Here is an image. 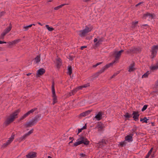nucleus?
<instances>
[{"label":"nucleus","mask_w":158,"mask_h":158,"mask_svg":"<svg viewBox=\"0 0 158 158\" xmlns=\"http://www.w3.org/2000/svg\"><path fill=\"white\" fill-rule=\"evenodd\" d=\"M20 111V110L18 109L10 115L9 117L6 119L4 123L6 126H7L10 123L13 122L15 119L17 118V115Z\"/></svg>","instance_id":"1"},{"label":"nucleus","mask_w":158,"mask_h":158,"mask_svg":"<svg viewBox=\"0 0 158 158\" xmlns=\"http://www.w3.org/2000/svg\"><path fill=\"white\" fill-rule=\"evenodd\" d=\"M41 117V114H39L36 115L34 118L29 122H27L24 125L26 128L31 127L36 124L40 120Z\"/></svg>","instance_id":"2"},{"label":"nucleus","mask_w":158,"mask_h":158,"mask_svg":"<svg viewBox=\"0 0 158 158\" xmlns=\"http://www.w3.org/2000/svg\"><path fill=\"white\" fill-rule=\"evenodd\" d=\"M77 142L74 143L73 147L77 146L82 143L87 145L89 144V142L87 139L84 136H81L77 140Z\"/></svg>","instance_id":"3"},{"label":"nucleus","mask_w":158,"mask_h":158,"mask_svg":"<svg viewBox=\"0 0 158 158\" xmlns=\"http://www.w3.org/2000/svg\"><path fill=\"white\" fill-rule=\"evenodd\" d=\"M92 30V28H89L87 26H86L84 29L79 31L80 33L79 35L81 37H84L87 33L91 31Z\"/></svg>","instance_id":"4"},{"label":"nucleus","mask_w":158,"mask_h":158,"mask_svg":"<svg viewBox=\"0 0 158 158\" xmlns=\"http://www.w3.org/2000/svg\"><path fill=\"white\" fill-rule=\"evenodd\" d=\"M141 51L140 47H133L131 48L130 49H128L127 51V54L135 53L137 52H140Z\"/></svg>","instance_id":"5"},{"label":"nucleus","mask_w":158,"mask_h":158,"mask_svg":"<svg viewBox=\"0 0 158 158\" xmlns=\"http://www.w3.org/2000/svg\"><path fill=\"white\" fill-rule=\"evenodd\" d=\"M52 97H53V105H54L57 102V98L56 95L55 89L54 88V82L53 81L52 82Z\"/></svg>","instance_id":"6"},{"label":"nucleus","mask_w":158,"mask_h":158,"mask_svg":"<svg viewBox=\"0 0 158 158\" xmlns=\"http://www.w3.org/2000/svg\"><path fill=\"white\" fill-rule=\"evenodd\" d=\"M158 50V45H154L152 47L151 55L150 56L152 59H153L156 56Z\"/></svg>","instance_id":"7"},{"label":"nucleus","mask_w":158,"mask_h":158,"mask_svg":"<svg viewBox=\"0 0 158 158\" xmlns=\"http://www.w3.org/2000/svg\"><path fill=\"white\" fill-rule=\"evenodd\" d=\"M124 52V50H121L120 51L118 52L114 51L113 52V55L115 57V61H117L120 58L121 55L122 53Z\"/></svg>","instance_id":"8"},{"label":"nucleus","mask_w":158,"mask_h":158,"mask_svg":"<svg viewBox=\"0 0 158 158\" xmlns=\"http://www.w3.org/2000/svg\"><path fill=\"white\" fill-rule=\"evenodd\" d=\"M15 134L14 133L12 134L11 137L9 138L6 142L4 143L2 145V148H5L9 144H10L13 140L14 139Z\"/></svg>","instance_id":"9"},{"label":"nucleus","mask_w":158,"mask_h":158,"mask_svg":"<svg viewBox=\"0 0 158 158\" xmlns=\"http://www.w3.org/2000/svg\"><path fill=\"white\" fill-rule=\"evenodd\" d=\"M133 115V118L135 121H137L139 119V114L138 111H133L132 114Z\"/></svg>","instance_id":"10"},{"label":"nucleus","mask_w":158,"mask_h":158,"mask_svg":"<svg viewBox=\"0 0 158 158\" xmlns=\"http://www.w3.org/2000/svg\"><path fill=\"white\" fill-rule=\"evenodd\" d=\"M45 72V70L43 68L37 70L36 73L37 77H40V76L43 75Z\"/></svg>","instance_id":"11"},{"label":"nucleus","mask_w":158,"mask_h":158,"mask_svg":"<svg viewBox=\"0 0 158 158\" xmlns=\"http://www.w3.org/2000/svg\"><path fill=\"white\" fill-rule=\"evenodd\" d=\"M115 61L114 60L112 62L106 64L105 66L103 67L102 69L104 72L106 70L109 68L110 67L112 66L115 63Z\"/></svg>","instance_id":"12"},{"label":"nucleus","mask_w":158,"mask_h":158,"mask_svg":"<svg viewBox=\"0 0 158 158\" xmlns=\"http://www.w3.org/2000/svg\"><path fill=\"white\" fill-rule=\"evenodd\" d=\"M36 152H31L26 155V157L27 158H34L36 157Z\"/></svg>","instance_id":"13"},{"label":"nucleus","mask_w":158,"mask_h":158,"mask_svg":"<svg viewBox=\"0 0 158 158\" xmlns=\"http://www.w3.org/2000/svg\"><path fill=\"white\" fill-rule=\"evenodd\" d=\"M92 111V110H89L83 112L80 114L79 117H85L89 114Z\"/></svg>","instance_id":"14"},{"label":"nucleus","mask_w":158,"mask_h":158,"mask_svg":"<svg viewBox=\"0 0 158 158\" xmlns=\"http://www.w3.org/2000/svg\"><path fill=\"white\" fill-rule=\"evenodd\" d=\"M133 134H131L129 135L126 136L125 137V140L127 141L128 142L132 141L133 140L132 136Z\"/></svg>","instance_id":"15"},{"label":"nucleus","mask_w":158,"mask_h":158,"mask_svg":"<svg viewBox=\"0 0 158 158\" xmlns=\"http://www.w3.org/2000/svg\"><path fill=\"white\" fill-rule=\"evenodd\" d=\"M106 144V141L104 139H102V141L99 142L98 143V144L99 147L100 148L103 147Z\"/></svg>","instance_id":"16"},{"label":"nucleus","mask_w":158,"mask_h":158,"mask_svg":"<svg viewBox=\"0 0 158 158\" xmlns=\"http://www.w3.org/2000/svg\"><path fill=\"white\" fill-rule=\"evenodd\" d=\"M95 118L97 120H99L102 118V113L101 111H99L98 113L95 116Z\"/></svg>","instance_id":"17"},{"label":"nucleus","mask_w":158,"mask_h":158,"mask_svg":"<svg viewBox=\"0 0 158 158\" xmlns=\"http://www.w3.org/2000/svg\"><path fill=\"white\" fill-rule=\"evenodd\" d=\"M103 125L101 123H98V124L97 127L98 128V131H102L103 130L104 127Z\"/></svg>","instance_id":"18"},{"label":"nucleus","mask_w":158,"mask_h":158,"mask_svg":"<svg viewBox=\"0 0 158 158\" xmlns=\"http://www.w3.org/2000/svg\"><path fill=\"white\" fill-rule=\"evenodd\" d=\"M56 67L59 68L62 64L61 60L60 58H58L56 59Z\"/></svg>","instance_id":"19"},{"label":"nucleus","mask_w":158,"mask_h":158,"mask_svg":"<svg viewBox=\"0 0 158 158\" xmlns=\"http://www.w3.org/2000/svg\"><path fill=\"white\" fill-rule=\"evenodd\" d=\"M19 39H18L14 40L12 42H8L7 43L9 44V45H13L19 43Z\"/></svg>","instance_id":"20"},{"label":"nucleus","mask_w":158,"mask_h":158,"mask_svg":"<svg viewBox=\"0 0 158 158\" xmlns=\"http://www.w3.org/2000/svg\"><path fill=\"white\" fill-rule=\"evenodd\" d=\"M135 66V63L134 62L132 64H131L129 67V72H131L134 71L135 68L134 67Z\"/></svg>","instance_id":"21"},{"label":"nucleus","mask_w":158,"mask_h":158,"mask_svg":"<svg viewBox=\"0 0 158 158\" xmlns=\"http://www.w3.org/2000/svg\"><path fill=\"white\" fill-rule=\"evenodd\" d=\"M10 26L6 28L3 32L6 34L8 33L11 30L12 27L10 23Z\"/></svg>","instance_id":"22"},{"label":"nucleus","mask_w":158,"mask_h":158,"mask_svg":"<svg viewBox=\"0 0 158 158\" xmlns=\"http://www.w3.org/2000/svg\"><path fill=\"white\" fill-rule=\"evenodd\" d=\"M150 69L152 70H156L158 69V60L155 66L150 67Z\"/></svg>","instance_id":"23"},{"label":"nucleus","mask_w":158,"mask_h":158,"mask_svg":"<svg viewBox=\"0 0 158 158\" xmlns=\"http://www.w3.org/2000/svg\"><path fill=\"white\" fill-rule=\"evenodd\" d=\"M103 70L101 69L98 72L96 73L95 74H94V77H98L99 75L102 73L104 72Z\"/></svg>","instance_id":"24"},{"label":"nucleus","mask_w":158,"mask_h":158,"mask_svg":"<svg viewBox=\"0 0 158 158\" xmlns=\"http://www.w3.org/2000/svg\"><path fill=\"white\" fill-rule=\"evenodd\" d=\"M35 62L36 63H38L40 60V55H37L34 59Z\"/></svg>","instance_id":"25"},{"label":"nucleus","mask_w":158,"mask_h":158,"mask_svg":"<svg viewBox=\"0 0 158 158\" xmlns=\"http://www.w3.org/2000/svg\"><path fill=\"white\" fill-rule=\"evenodd\" d=\"M77 88H76L75 89H74L73 90H72L71 92H70L69 94V96H71L72 95H74L76 92L78 91Z\"/></svg>","instance_id":"26"},{"label":"nucleus","mask_w":158,"mask_h":158,"mask_svg":"<svg viewBox=\"0 0 158 158\" xmlns=\"http://www.w3.org/2000/svg\"><path fill=\"white\" fill-rule=\"evenodd\" d=\"M35 24H30V25H29L28 26H23V28L24 29H25V31H26L27 30L29 27H31L32 25L35 26Z\"/></svg>","instance_id":"27"},{"label":"nucleus","mask_w":158,"mask_h":158,"mask_svg":"<svg viewBox=\"0 0 158 158\" xmlns=\"http://www.w3.org/2000/svg\"><path fill=\"white\" fill-rule=\"evenodd\" d=\"M86 127H87V126H86V124H85V126H84L83 127H82V128H81V129H78V132L77 134V135H78L79 133H80V132H81L82 130H83L84 129H86Z\"/></svg>","instance_id":"28"},{"label":"nucleus","mask_w":158,"mask_h":158,"mask_svg":"<svg viewBox=\"0 0 158 158\" xmlns=\"http://www.w3.org/2000/svg\"><path fill=\"white\" fill-rule=\"evenodd\" d=\"M27 138V137L25 135H24L23 136L20 137L18 139V141H19V142H21L22 141L24 140Z\"/></svg>","instance_id":"29"},{"label":"nucleus","mask_w":158,"mask_h":158,"mask_svg":"<svg viewBox=\"0 0 158 158\" xmlns=\"http://www.w3.org/2000/svg\"><path fill=\"white\" fill-rule=\"evenodd\" d=\"M45 27L49 31H51L54 30V28L50 27L48 25H46Z\"/></svg>","instance_id":"30"},{"label":"nucleus","mask_w":158,"mask_h":158,"mask_svg":"<svg viewBox=\"0 0 158 158\" xmlns=\"http://www.w3.org/2000/svg\"><path fill=\"white\" fill-rule=\"evenodd\" d=\"M150 74L149 72L148 71L143 74L142 76V78H146L148 77V75Z\"/></svg>","instance_id":"31"},{"label":"nucleus","mask_w":158,"mask_h":158,"mask_svg":"<svg viewBox=\"0 0 158 158\" xmlns=\"http://www.w3.org/2000/svg\"><path fill=\"white\" fill-rule=\"evenodd\" d=\"M68 74H69L70 75H71L72 73V68L71 66H68Z\"/></svg>","instance_id":"32"},{"label":"nucleus","mask_w":158,"mask_h":158,"mask_svg":"<svg viewBox=\"0 0 158 158\" xmlns=\"http://www.w3.org/2000/svg\"><path fill=\"white\" fill-rule=\"evenodd\" d=\"M66 5V4H61L60 5H59V6H57L56 7H55L54 8V9L55 10H58L60 8H61L63 6H64V5Z\"/></svg>","instance_id":"33"},{"label":"nucleus","mask_w":158,"mask_h":158,"mask_svg":"<svg viewBox=\"0 0 158 158\" xmlns=\"http://www.w3.org/2000/svg\"><path fill=\"white\" fill-rule=\"evenodd\" d=\"M28 115H27V113H25L24 114H23V116H22L21 118H20V119L19 120V121H20L22 120H23L25 118H26L27 117Z\"/></svg>","instance_id":"34"},{"label":"nucleus","mask_w":158,"mask_h":158,"mask_svg":"<svg viewBox=\"0 0 158 158\" xmlns=\"http://www.w3.org/2000/svg\"><path fill=\"white\" fill-rule=\"evenodd\" d=\"M28 115H27V113H25L24 114H23V116H22L21 118H20V119L19 120V121H20L22 120H23L25 118H26L27 117Z\"/></svg>","instance_id":"35"},{"label":"nucleus","mask_w":158,"mask_h":158,"mask_svg":"<svg viewBox=\"0 0 158 158\" xmlns=\"http://www.w3.org/2000/svg\"><path fill=\"white\" fill-rule=\"evenodd\" d=\"M33 129H32L30 131H29L27 133L25 134L26 136L27 137V136L31 134L33 132Z\"/></svg>","instance_id":"36"},{"label":"nucleus","mask_w":158,"mask_h":158,"mask_svg":"<svg viewBox=\"0 0 158 158\" xmlns=\"http://www.w3.org/2000/svg\"><path fill=\"white\" fill-rule=\"evenodd\" d=\"M144 16H150L152 18H153V15L152 14H151L150 13H149L148 12L146 14H144Z\"/></svg>","instance_id":"37"},{"label":"nucleus","mask_w":158,"mask_h":158,"mask_svg":"<svg viewBox=\"0 0 158 158\" xmlns=\"http://www.w3.org/2000/svg\"><path fill=\"white\" fill-rule=\"evenodd\" d=\"M126 141L125 140L123 142H122L120 143V145H121L122 147H123L126 145V142L125 141Z\"/></svg>","instance_id":"38"},{"label":"nucleus","mask_w":158,"mask_h":158,"mask_svg":"<svg viewBox=\"0 0 158 158\" xmlns=\"http://www.w3.org/2000/svg\"><path fill=\"white\" fill-rule=\"evenodd\" d=\"M6 35V34L4 33L3 32L1 34L0 36V39L3 40L4 38V36Z\"/></svg>","instance_id":"39"},{"label":"nucleus","mask_w":158,"mask_h":158,"mask_svg":"<svg viewBox=\"0 0 158 158\" xmlns=\"http://www.w3.org/2000/svg\"><path fill=\"white\" fill-rule=\"evenodd\" d=\"M37 108H34L33 109H32L30 111H28V112L29 113V114H30L32 113L33 112L35 111L36 110H37Z\"/></svg>","instance_id":"40"},{"label":"nucleus","mask_w":158,"mask_h":158,"mask_svg":"<svg viewBox=\"0 0 158 158\" xmlns=\"http://www.w3.org/2000/svg\"><path fill=\"white\" fill-rule=\"evenodd\" d=\"M148 105H144L143 106V107L142 109V110H141L142 111H144L145 110L147 109V108L148 107Z\"/></svg>","instance_id":"41"},{"label":"nucleus","mask_w":158,"mask_h":158,"mask_svg":"<svg viewBox=\"0 0 158 158\" xmlns=\"http://www.w3.org/2000/svg\"><path fill=\"white\" fill-rule=\"evenodd\" d=\"M5 13L6 12L5 11H2L0 12V18H1L2 16L4 15Z\"/></svg>","instance_id":"42"},{"label":"nucleus","mask_w":158,"mask_h":158,"mask_svg":"<svg viewBox=\"0 0 158 158\" xmlns=\"http://www.w3.org/2000/svg\"><path fill=\"white\" fill-rule=\"evenodd\" d=\"M104 40V38L102 37L99 38L98 39V41L101 44L102 43V42Z\"/></svg>","instance_id":"43"},{"label":"nucleus","mask_w":158,"mask_h":158,"mask_svg":"<svg viewBox=\"0 0 158 158\" xmlns=\"http://www.w3.org/2000/svg\"><path fill=\"white\" fill-rule=\"evenodd\" d=\"M138 21H136V22H133L132 23V25H134L133 26V27H135V25H136V24H138Z\"/></svg>","instance_id":"44"},{"label":"nucleus","mask_w":158,"mask_h":158,"mask_svg":"<svg viewBox=\"0 0 158 158\" xmlns=\"http://www.w3.org/2000/svg\"><path fill=\"white\" fill-rule=\"evenodd\" d=\"M89 86V83H88L84 85H83V86L84 88H86L88 86Z\"/></svg>","instance_id":"45"},{"label":"nucleus","mask_w":158,"mask_h":158,"mask_svg":"<svg viewBox=\"0 0 158 158\" xmlns=\"http://www.w3.org/2000/svg\"><path fill=\"white\" fill-rule=\"evenodd\" d=\"M83 88L84 87H83V85H81V86H78V87H77L78 90L79 89H81Z\"/></svg>","instance_id":"46"},{"label":"nucleus","mask_w":158,"mask_h":158,"mask_svg":"<svg viewBox=\"0 0 158 158\" xmlns=\"http://www.w3.org/2000/svg\"><path fill=\"white\" fill-rule=\"evenodd\" d=\"M148 120V119H147V118L146 117V119H145V120H143V123H147Z\"/></svg>","instance_id":"47"},{"label":"nucleus","mask_w":158,"mask_h":158,"mask_svg":"<svg viewBox=\"0 0 158 158\" xmlns=\"http://www.w3.org/2000/svg\"><path fill=\"white\" fill-rule=\"evenodd\" d=\"M124 116L127 118H129L131 117V115H124Z\"/></svg>","instance_id":"48"},{"label":"nucleus","mask_w":158,"mask_h":158,"mask_svg":"<svg viewBox=\"0 0 158 158\" xmlns=\"http://www.w3.org/2000/svg\"><path fill=\"white\" fill-rule=\"evenodd\" d=\"M153 149V148H152L148 152V153L151 155Z\"/></svg>","instance_id":"49"},{"label":"nucleus","mask_w":158,"mask_h":158,"mask_svg":"<svg viewBox=\"0 0 158 158\" xmlns=\"http://www.w3.org/2000/svg\"><path fill=\"white\" fill-rule=\"evenodd\" d=\"M101 43H100L98 41L95 44V46H98L100 44H101Z\"/></svg>","instance_id":"50"},{"label":"nucleus","mask_w":158,"mask_h":158,"mask_svg":"<svg viewBox=\"0 0 158 158\" xmlns=\"http://www.w3.org/2000/svg\"><path fill=\"white\" fill-rule=\"evenodd\" d=\"M143 2H140L139 3H138V4H136V5H135V6L136 7H137L138 6H139V5H140V4H143Z\"/></svg>","instance_id":"51"},{"label":"nucleus","mask_w":158,"mask_h":158,"mask_svg":"<svg viewBox=\"0 0 158 158\" xmlns=\"http://www.w3.org/2000/svg\"><path fill=\"white\" fill-rule=\"evenodd\" d=\"M80 156L81 157H85L86 155L85 154L82 153L80 154Z\"/></svg>","instance_id":"52"},{"label":"nucleus","mask_w":158,"mask_h":158,"mask_svg":"<svg viewBox=\"0 0 158 158\" xmlns=\"http://www.w3.org/2000/svg\"><path fill=\"white\" fill-rule=\"evenodd\" d=\"M87 48V46H81V49L82 50H83L84 49V48Z\"/></svg>","instance_id":"53"},{"label":"nucleus","mask_w":158,"mask_h":158,"mask_svg":"<svg viewBox=\"0 0 158 158\" xmlns=\"http://www.w3.org/2000/svg\"><path fill=\"white\" fill-rule=\"evenodd\" d=\"M119 73V72H118V73H115L113 75V76H114V77H115Z\"/></svg>","instance_id":"54"},{"label":"nucleus","mask_w":158,"mask_h":158,"mask_svg":"<svg viewBox=\"0 0 158 158\" xmlns=\"http://www.w3.org/2000/svg\"><path fill=\"white\" fill-rule=\"evenodd\" d=\"M6 42L2 41L0 40V44H6Z\"/></svg>","instance_id":"55"},{"label":"nucleus","mask_w":158,"mask_h":158,"mask_svg":"<svg viewBox=\"0 0 158 158\" xmlns=\"http://www.w3.org/2000/svg\"><path fill=\"white\" fill-rule=\"evenodd\" d=\"M150 155L148 153L146 156L145 158H148Z\"/></svg>","instance_id":"56"},{"label":"nucleus","mask_w":158,"mask_h":158,"mask_svg":"<svg viewBox=\"0 0 158 158\" xmlns=\"http://www.w3.org/2000/svg\"><path fill=\"white\" fill-rule=\"evenodd\" d=\"M145 119H146V117H144L143 118H141L140 119V121H143V120H145Z\"/></svg>","instance_id":"57"},{"label":"nucleus","mask_w":158,"mask_h":158,"mask_svg":"<svg viewBox=\"0 0 158 158\" xmlns=\"http://www.w3.org/2000/svg\"><path fill=\"white\" fill-rule=\"evenodd\" d=\"M102 62H98V63L96 64V65L98 66V65L102 64Z\"/></svg>","instance_id":"58"},{"label":"nucleus","mask_w":158,"mask_h":158,"mask_svg":"<svg viewBox=\"0 0 158 158\" xmlns=\"http://www.w3.org/2000/svg\"><path fill=\"white\" fill-rule=\"evenodd\" d=\"M98 40L97 38H95L94 40V42H96L98 41Z\"/></svg>","instance_id":"59"},{"label":"nucleus","mask_w":158,"mask_h":158,"mask_svg":"<svg viewBox=\"0 0 158 158\" xmlns=\"http://www.w3.org/2000/svg\"><path fill=\"white\" fill-rule=\"evenodd\" d=\"M74 139H73V140H71V141H70L69 143V144L70 143H73V140Z\"/></svg>","instance_id":"60"},{"label":"nucleus","mask_w":158,"mask_h":158,"mask_svg":"<svg viewBox=\"0 0 158 158\" xmlns=\"http://www.w3.org/2000/svg\"><path fill=\"white\" fill-rule=\"evenodd\" d=\"M97 66V65H96V64H95V65H94L93 66V67L94 68H95V67H96Z\"/></svg>","instance_id":"61"},{"label":"nucleus","mask_w":158,"mask_h":158,"mask_svg":"<svg viewBox=\"0 0 158 158\" xmlns=\"http://www.w3.org/2000/svg\"><path fill=\"white\" fill-rule=\"evenodd\" d=\"M31 73H29L27 74V76H29L30 75H31Z\"/></svg>","instance_id":"62"},{"label":"nucleus","mask_w":158,"mask_h":158,"mask_svg":"<svg viewBox=\"0 0 158 158\" xmlns=\"http://www.w3.org/2000/svg\"><path fill=\"white\" fill-rule=\"evenodd\" d=\"M130 115L128 113H126L124 115Z\"/></svg>","instance_id":"63"},{"label":"nucleus","mask_w":158,"mask_h":158,"mask_svg":"<svg viewBox=\"0 0 158 158\" xmlns=\"http://www.w3.org/2000/svg\"><path fill=\"white\" fill-rule=\"evenodd\" d=\"M156 85L157 86H158V81H157V82L156 83Z\"/></svg>","instance_id":"64"}]
</instances>
